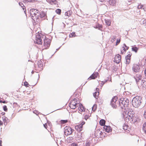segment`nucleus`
I'll use <instances>...</instances> for the list:
<instances>
[{"label":"nucleus","mask_w":146,"mask_h":146,"mask_svg":"<svg viewBox=\"0 0 146 146\" xmlns=\"http://www.w3.org/2000/svg\"><path fill=\"white\" fill-rule=\"evenodd\" d=\"M142 100V97L136 96L132 100V105L134 107L137 108L141 105Z\"/></svg>","instance_id":"f257e3e1"},{"label":"nucleus","mask_w":146,"mask_h":146,"mask_svg":"<svg viewBox=\"0 0 146 146\" xmlns=\"http://www.w3.org/2000/svg\"><path fill=\"white\" fill-rule=\"evenodd\" d=\"M119 105L122 109L124 107H128L129 100L126 98H121L119 100Z\"/></svg>","instance_id":"f03ea898"},{"label":"nucleus","mask_w":146,"mask_h":146,"mask_svg":"<svg viewBox=\"0 0 146 146\" xmlns=\"http://www.w3.org/2000/svg\"><path fill=\"white\" fill-rule=\"evenodd\" d=\"M141 76L140 75H137L135 76H134V78L137 84L138 85L139 82L141 81V87L143 89L146 88V81L143 80H141Z\"/></svg>","instance_id":"7ed1b4c3"},{"label":"nucleus","mask_w":146,"mask_h":146,"mask_svg":"<svg viewBox=\"0 0 146 146\" xmlns=\"http://www.w3.org/2000/svg\"><path fill=\"white\" fill-rule=\"evenodd\" d=\"M78 103H80L79 100H77L74 98L71 101L69 104V106L71 108L74 109L78 106Z\"/></svg>","instance_id":"20e7f679"},{"label":"nucleus","mask_w":146,"mask_h":146,"mask_svg":"<svg viewBox=\"0 0 146 146\" xmlns=\"http://www.w3.org/2000/svg\"><path fill=\"white\" fill-rule=\"evenodd\" d=\"M35 38L36 41H34L35 43L38 44H42V41L40 35L39 34H37L36 35Z\"/></svg>","instance_id":"39448f33"},{"label":"nucleus","mask_w":146,"mask_h":146,"mask_svg":"<svg viewBox=\"0 0 146 146\" xmlns=\"http://www.w3.org/2000/svg\"><path fill=\"white\" fill-rule=\"evenodd\" d=\"M122 117L124 119L125 121L127 122H128L130 119V116L129 115V112H128L127 114L125 112H123L122 114Z\"/></svg>","instance_id":"423d86ee"},{"label":"nucleus","mask_w":146,"mask_h":146,"mask_svg":"<svg viewBox=\"0 0 146 146\" xmlns=\"http://www.w3.org/2000/svg\"><path fill=\"white\" fill-rule=\"evenodd\" d=\"M44 45L46 49L48 48L50 45V40L45 37L44 40Z\"/></svg>","instance_id":"0eeeda50"},{"label":"nucleus","mask_w":146,"mask_h":146,"mask_svg":"<svg viewBox=\"0 0 146 146\" xmlns=\"http://www.w3.org/2000/svg\"><path fill=\"white\" fill-rule=\"evenodd\" d=\"M64 133L66 136H68L71 134V132H70L71 130V127L69 126H66L64 128Z\"/></svg>","instance_id":"6e6552de"},{"label":"nucleus","mask_w":146,"mask_h":146,"mask_svg":"<svg viewBox=\"0 0 146 146\" xmlns=\"http://www.w3.org/2000/svg\"><path fill=\"white\" fill-rule=\"evenodd\" d=\"M98 75L99 73L97 72H96L95 73H93L90 76L89 78H88V80H90L92 79H95L97 78Z\"/></svg>","instance_id":"1a4fd4ad"},{"label":"nucleus","mask_w":146,"mask_h":146,"mask_svg":"<svg viewBox=\"0 0 146 146\" xmlns=\"http://www.w3.org/2000/svg\"><path fill=\"white\" fill-rule=\"evenodd\" d=\"M140 66L139 65L134 64L133 65L132 69L134 72H137L139 71L140 69Z\"/></svg>","instance_id":"9d476101"},{"label":"nucleus","mask_w":146,"mask_h":146,"mask_svg":"<svg viewBox=\"0 0 146 146\" xmlns=\"http://www.w3.org/2000/svg\"><path fill=\"white\" fill-rule=\"evenodd\" d=\"M103 128L105 131L109 133L112 131V129L110 126L105 125L103 127Z\"/></svg>","instance_id":"9b49d317"},{"label":"nucleus","mask_w":146,"mask_h":146,"mask_svg":"<svg viewBox=\"0 0 146 146\" xmlns=\"http://www.w3.org/2000/svg\"><path fill=\"white\" fill-rule=\"evenodd\" d=\"M121 59V55L119 54H118L116 56H115L114 60L116 63L118 64L120 62Z\"/></svg>","instance_id":"f8f14e48"},{"label":"nucleus","mask_w":146,"mask_h":146,"mask_svg":"<svg viewBox=\"0 0 146 146\" xmlns=\"http://www.w3.org/2000/svg\"><path fill=\"white\" fill-rule=\"evenodd\" d=\"M30 15H33V14H35V13L39 14V13H40V11L37 9L32 8L30 9Z\"/></svg>","instance_id":"ddd939ff"},{"label":"nucleus","mask_w":146,"mask_h":146,"mask_svg":"<svg viewBox=\"0 0 146 146\" xmlns=\"http://www.w3.org/2000/svg\"><path fill=\"white\" fill-rule=\"evenodd\" d=\"M79 107L78 108V109L80 111L82 112L85 111V108L83 106L82 104L81 103H78Z\"/></svg>","instance_id":"4468645a"},{"label":"nucleus","mask_w":146,"mask_h":146,"mask_svg":"<svg viewBox=\"0 0 146 146\" xmlns=\"http://www.w3.org/2000/svg\"><path fill=\"white\" fill-rule=\"evenodd\" d=\"M83 127L79 124L75 126V129L78 131L80 132L82 130Z\"/></svg>","instance_id":"2eb2a0df"},{"label":"nucleus","mask_w":146,"mask_h":146,"mask_svg":"<svg viewBox=\"0 0 146 146\" xmlns=\"http://www.w3.org/2000/svg\"><path fill=\"white\" fill-rule=\"evenodd\" d=\"M37 64L38 67L39 68H40V70H43V68H41V67L43 66V64L42 61L41 60H40L39 61H38Z\"/></svg>","instance_id":"dca6fc26"},{"label":"nucleus","mask_w":146,"mask_h":146,"mask_svg":"<svg viewBox=\"0 0 146 146\" xmlns=\"http://www.w3.org/2000/svg\"><path fill=\"white\" fill-rule=\"evenodd\" d=\"M96 92L93 93V95L94 98H96V97L99 95V88H96Z\"/></svg>","instance_id":"f3484780"},{"label":"nucleus","mask_w":146,"mask_h":146,"mask_svg":"<svg viewBox=\"0 0 146 146\" xmlns=\"http://www.w3.org/2000/svg\"><path fill=\"white\" fill-rule=\"evenodd\" d=\"M107 2H108L110 5L114 6L115 3V0H108Z\"/></svg>","instance_id":"a211bd4d"},{"label":"nucleus","mask_w":146,"mask_h":146,"mask_svg":"<svg viewBox=\"0 0 146 146\" xmlns=\"http://www.w3.org/2000/svg\"><path fill=\"white\" fill-rule=\"evenodd\" d=\"M39 17L40 18H42L45 17L46 15V14L45 12L43 11H42L41 13H39Z\"/></svg>","instance_id":"6ab92c4d"},{"label":"nucleus","mask_w":146,"mask_h":146,"mask_svg":"<svg viewBox=\"0 0 146 146\" xmlns=\"http://www.w3.org/2000/svg\"><path fill=\"white\" fill-rule=\"evenodd\" d=\"M125 59L126 60V64H129L130 62L131 57H129L126 56L125 57Z\"/></svg>","instance_id":"aec40b11"},{"label":"nucleus","mask_w":146,"mask_h":146,"mask_svg":"<svg viewBox=\"0 0 146 146\" xmlns=\"http://www.w3.org/2000/svg\"><path fill=\"white\" fill-rule=\"evenodd\" d=\"M72 11H68L65 13V15L68 17L70 16L72 14Z\"/></svg>","instance_id":"412c9836"},{"label":"nucleus","mask_w":146,"mask_h":146,"mask_svg":"<svg viewBox=\"0 0 146 146\" xmlns=\"http://www.w3.org/2000/svg\"><path fill=\"white\" fill-rule=\"evenodd\" d=\"M110 105L113 108L116 109L117 108L116 103L113 102H112L111 101Z\"/></svg>","instance_id":"4be33fe9"},{"label":"nucleus","mask_w":146,"mask_h":146,"mask_svg":"<svg viewBox=\"0 0 146 146\" xmlns=\"http://www.w3.org/2000/svg\"><path fill=\"white\" fill-rule=\"evenodd\" d=\"M3 121L4 122V124L5 125V122H7V120L9 121V120L5 116H3L2 117Z\"/></svg>","instance_id":"5701e85b"},{"label":"nucleus","mask_w":146,"mask_h":146,"mask_svg":"<svg viewBox=\"0 0 146 146\" xmlns=\"http://www.w3.org/2000/svg\"><path fill=\"white\" fill-rule=\"evenodd\" d=\"M131 119V121H133L134 123H135L137 122L138 119L137 117H136V116H135L134 117H133L131 119Z\"/></svg>","instance_id":"b1692460"},{"label":"nucleus","mask_w":146,"mask_h":146,"mask_svg":"<svg viewBox=\"0 0 146 146\" xmlns=\"http://www.w3.org/2000/svg\"><path fill=\"white\" fill-rule=\"evenodd\" d=\"M105 122L106 121L104 119H101L100 120L99 123L102 126H104L105 125Z\"/></svg>","instance_id":"393cba45"},{"label":"nucleus","mask_w":146,"mask_h":146,"mask_svg":"<svg viewBox=\"0 0 146 146\" xmlns=\"http://www.w3.org/2000/svg\"><path fill=\"white\" fill-rule=\"evenodd\" d=\"M142 130L145 134H146V122L143 124Z\"/></svg>","instance_id":"a878e982"},{"label":"nucleus","mask_w":146,"mask_h":146,"mask_svg":"<svg viewBox=\"0 0 146 146\" xmlns=\"http://www.w3.org/2000/svg\"><path fill=\"white\" fill-rule=\"evenodd\" d=\"M132 51H134L136 53L137 52L138 50V48L137 47L135 46H132L131 48Z\"/></svg>","instance_id":"bb28decb"},{"label":"nucleus","mask_w":146,"mask_h":146,"mask_svg":"<svg viewBox=\"0 0 146 146\" xmlns=\"http://www.w3.org/2000/svg\"><path fill=\"white\" fill-rule=\"evenodd\" d=\"M118 99L117 97L116 96H114L111 99V101L113 102L116 103Z\"/></svg>","instance_id":"cd10ccee"},{"label":"nucleus","mask_w":146,"mask_h":146,"mask_svg":"<svg viewBox=\"0 0 146 146\" xmlns=\"http://www.w3.org/2000/svg\"><path fill=\"white\" fill-rule=\"evenodd\" d=\"M97 26H98V29L102 31V29L103 28V26L102 25L98 23H97Z\"/></svg>","instance_id":"c85d7f7f"},{"label":"nucleus","mask_w":146,"mask_h":146,"mask_svg":"<svg viewBox=\"0 0 146 146\" xmlns=\"http://www.w3.org/2000/svg\"><path fill=\"white\" fill-rule=\"evenodd\" d=\"M122 48V50H121V53L123 54L127 50H126V48L124 47V46H123Z\"/></svg>","instance_id":"c756f323"},{"label":"nucleus","mask_w":146,"mask_h":146,"mask_svg":"<svg viewBox=\"0 0 146 146\" xmlns=\"http://www.w3.org/2000/svg\"><path fill=\"white\" fill-rule=\"evenodd\" d=\"M56 13L59 15L61 14V10L59 9H58L55 10Z\"/></svg>","instance_id":"7c9ffc66"},{"label":"nucleus","mask_w":146,"mask_h":146,"mask_svg":"<svg viewBox=\"0 0 146 146\" xmlns=\"http://www.w3.org/2000/svg\"><path fill=\"white\" fill-rule=\"evenodd\" d=\"M128 125L127 124V123H124L123 126V128L124 130H126L127 129V127Z\"/></svg>","instance_id":"2f4dec72"},{"label":"nucleus","mask_w":146,"mask_h":146,"mask_svg":"<svg viewBox=\"0 0 146 146\" xmlns=\"http://www.w3.org/2000/svg\"><path fill=\"white\" fill-rule=\"evenodd\" d=\"M70 37H73L76 36L75 32H73L72 33H70L69 35Z\"/></svg>","instance_id":"473e14b6"},{"label":"nucleus","mask_w":146,"mask_h":146,"mask_svg":"<svg viewBox=\"0 0 146 146\" xmlns=\"http://www.w3.org/2000/svg\"><path fill=\"white\" fill-rule=\"evenodd\" d=\"M97 107V106L96 104H94L92 108V111H93V112L95 111L96 110Z\"/></svg>","instance_id":"72a5a7b5"},{"label":"nucleus","mask_w":146,"mask_h":146,"mask_svg":"<svg viewBox=\"0 0 146 146\" xmlns=\"http://www.w3.org/2000/svg\"><path fill=\"white\" fill-rule=\"evenodd\" d=\"M105 22L106 24L108 26H110L111 25V22L108 19H105Z\"/></svg>","instance_id":"f704fd0d"},{"label":"nucleus","mask_w":146,"mask_h":146,"mask_svg":"<svg viewBox=\"0 0 146 146\" xmlns=\"http://www.w3.org/2000/svg\"><path fill=\"white\" fill-rule=\"evenodd\" d=\"M68 121L67 119L66 120H61L60 121V123L61 124H63L67 123Z\"/></svg>","instance_id":"c9c22d12"},{"label":"nucleus","mask_w":146,"mask_h":146,"mask_svg":"<svg viewBox=\"0 0 146 146\" xmlns=\"http://www.w3.org/2000/svg\"><path fill=\"white\" fill-rule=\"evenodd\" d=\"M129 113L130 114H129V116H130V119H131V118L135 116L134 112L133 111H131V113Z\"/></svg>","instance_id":"e433bc0d"},{"label":"nucleus","mask_w":146,"mask_h":146,"mask_svg":"<svg viewBox=\"0 0 146 146\" xmlns=\"http://www.w3.org/2000/svg\"><path fill=\"white\" fill-rule=\"evenodd\" d=\"M19 5L22 8V9L23 10H24V9H25V7L22 2H20L19 3Z\"/></svg>","instance_id":"4c0bfd02"},{"label":"nucleus","mask_w":146,"mask_h":146,"mask_svg":"<svg viewBox=\"0 0 146 146\" xmlns=\"http://www.w3.org/2000/svg\"><path fill=\"white\" fill-rule=\"evenodd\" d=\"M25 1H27L28 2L35 3L36 1L35 0H24Z\"/></svg>","instance_id":"58836bf2"},{"label":"nucleus","mask_w":146,"mask_h":146,"mask_svg":"<svg viewBox=\"0 0 146 146\" xmlns=\"http://www.w3.org/2000/svg\"><path fill=\"white\" fill-rule=\"evenodd\" d=\"M3 110L5 111H7L8 109L7 108V106H5L4 105L3 107Z\"/></svg>","instance_id":"ea45409f"},{"label":"nucleus","mask_w":146,"mask_h":146,"mask_svg":"<svg viewBox=\"0 0 146 146\" xmlns=\"http://www.w3.org/2000/svg\"><path fill=\"white\" fill-rule=\"evenodd\" d=\"M120 41V39H117L116 40V41L115 42V45H117L118 44H119Z\"/></svg>","instance_id":"a19ab883"},{"label":"nucleus","mask_w":146,"mask_h":146,"mask_svg":"<svg viewBox=\"0 0 146 146\" xmlns=\"http://www.w3.org/2000/svg\"><path fill=\"white\" fill-rule=\"evenodd\" d=\"M84 119L86 120H87V119L89 118L90 117V116L89 115H85L84 116Z\"/></svg>","instance_id":"79ce46f5"},{"label":"nucleus","mask_w":146,"mask_h":146,"mask_svg":"<svg viewBox=\"0 0 146 146\" xmlns=\"http://www.w3.org/2000/svg\"><path fill=\"white\" fill-rule=\"evenodd\" d=\"M24 86H25L26 87H28L29 86L28 85H29V84H28V82H27L26 81H25V82H24Z\"/></svg>","instance_id":"37998d69"},{"label":"nucleus","mask_w":146,"mask_h":146,"mask_svg":"<svg viewBox=\"0 0 146 146\" xmlns=\"http://www.w3.org/2000/svg\"><path fill=\"white\" fill-rule=\"evenodd\" d=\"M123 46H124V47H125L126 48V50H128L129 48V47L127 46L125 43L123 44Z\"/></svg>","instance_id":"c03bdc74"},{"label":"nucleus","mask_w":146,"mask_h":146,"mask_svg":"<svg viewBox=\"0 0 146 146\" xmlns=\"http://www.w3.org/2000/svg\"><path fill=\"white\" fill-rule=\"evenodd\" d=\"M116 39V36H113L111 37V39L113 41H115Z\"/></svg>","instance_id":"a18cd8bd"},{"label":"nucleus","mask_w":146,"mask_h":146,"mask_svg":"<svg viewBox=\"0 0 146 146\" xmlns=\"http://www.w3.org/2000/svg\"><path fill=\"white\" fill-rule=\"evenodd\" d=\"M85 123V122L84 121H82L81 123L79 124L80 125H81L82 127H83V125Z\"/></svg>","instance_id":"49530a36"},{"label":"nucleus","mask_w":146,"mask_h":146,"mask_svg":"<svg viewBox=\"0 0 146 146\" xmlns=\"http://www.w3.org/2000/svg\"><path fill=\"white\" fill-rule=\"evenodd\" d=\"M91 145V143L89 142L86 143L85 145L86 146H90Z\"/></svg>","instance_id":"de8ad7c7"},{"label":"nucleus","mask_w":146,"mask_h":146,"mask_svg":"<svg viewBox=\"0 0 146 146\" xmlns=\"http://www.w3.org/2000/svg\"><path fill=\"white\" fill-rule=\"evenodd\" d=\"M71 146H78V144L75 143H72L71 144Z\"/></svg>","instance_id":"09e8293b"},{"label":"nucleus","mask_w":146,"mask_h":146,"mask_svg":"<svg viewBox=\"0 0 146 146\" xmlns=\"http://www.w3.org/2000/svg\"><path fill=\"white\" fill-rule=\"evenodd\" d=\"M50 2L54 3V4H56L57 3V1L56 0H51Z\"/></svg>","instance_id":"8fccbe9b"},{"label":"nucleus","mask_w":146,"mask_h":146,"mask_svg":"<svg viewBox=\"0 0 146 146\" xmlns=\"http://www.w3.org/2000/svg\"><path fill=\"white\" fill-rule=\"evenodd\" d=\"M127 56L129 57H131V56L132 55V54L130 52H128L127 53Z\"/></svg>","instance_id":"3c124183"},{"label":"nucleus","mask_w":146,"mask_h":146,"mask_svg":"<svg viewBox=\"0 0 146 146\" xmlns=\"http://www.w3.org/2000/svg\"><path fill=\"white\" fill-rule=\"evenodd\" d=\"M143 5H138V7H137V8H138L139 9H141L142 7H143Z\"/></svg>","instance_id":"603ef678"},{"label":"nucleus","mask_w":146,"mask_h":146,"mask_svg":"<svg viewBox=\"0 0 146 146\" xmlns=\"http://www.w3.org/2000/svg\"><path fill=\"white\" fill-rule=\"evenodd\" d=\"M143 116L146 119V110L144 111Z\"/></svg>","instance_id":"864d4df0"},{"label":"nucleus","mask_w":146,"mask_h":146,"mask_svg":"<svg viewBox=\"0 0 146 146\" xmlns=\"http://www.w3.org/2000/svg\"><path fill=\"white\" fill-rule=\"evenodd\" d=\"M37 13H35V14H33V15H34V16H35V18H36L37 17H39V15H37Z\"/></svg>","instance_id":"5fc2aeb1"},{"label":"nucleus","mask_w":146,"mask_h":146,"mask_svg":"<svg viewBox=\"0 0 146 146\" xmlns=\"http://www.w3.org/2000/svg\"><path fill=\"white\" fill-rule=\"evenodd\" d=\"M35 19H36V21L37 22V23H39V19H38V17H37L36 18H35Z\"/></svg>","instance_id":"6e6d98bb"},{"label":"nucleus","mask_w":146,"mask_h":146,"mask_svg":"<svg viewBox=\"0 0 146 146\" xmlns=\"http://www.w3.org/2000/svg\"><path fill=\"white\" fill-rule=\"evenodd\" d=\"M45 129H47V124L46 123L43 125Z\"/></svg>","instance_id":"4d7b16f0"},{"label":"nucleus","mask_w":146,"mask_h":146,"mask_svg":"<svg viewBox=\"0 0 146 146\" xmlns=\"http://www.w3.org/2000/svg\"><path fill=\"white\" fill-rule=\"evenodd\" d=\"M33 15H31V17H32V18L33 19V20L34 21H35V18H33V17H35V16H34H34Z\"/></svg>","instance_id":"13d9d810"},{"label":"nucleus","mask_w":146,"mask_h":146,"mask_svg":"<svg viewBox=\"0 0 146 146\" xmlns=\"http://www.w3.org/2000/svg\"><path fill=\"white\" fill-rule=\"evenodd\" d=\"M3 125V122L0 120V125L1 126Z\"/></svg>","instance_id":"bf43d9fd"},{"label":"nucleus","mask_w":146,"mask_h":146,"mask_svg":"<svg viewBox=\"0 0 146 146\" xmlns=\"http://www.w3.org/2000/svg\"><path fill=\"white\" fill-rule=\"evenodd\" d=\"M101 2H107V1H108V0H99Z\"/></svg>","instance_id":"052dcab7"},{"label":"nucleus","mask_w":146,"mask_h":146,"mask_svg":"<svg viewBox=\"0 0 146 146\" xmlns=\"http://www.w3.org/2000/svg\"><path fill=\"white\" fill-rule=\"evenodd\" d=\"M47 122H48V125L49 126H50L52 125L51 123L49 121H47Z\"/></svg>","instance_id":"680f3d73"},{"label":"nucleus","mask_w":146,"mask_h":146,"mask_svg":"<svg viewBox=\"0 0 146 146\" xmlns=\"http://www.w3.org/2000/svg\"><path fill=\"white\" fill-rule=\"evenodd\" d=\"M60 46V47H59L58 48H57L56 49V51L55 52L54 54L60 48V47H61V46Z\"/></svg>","instance_id":"e2e57ef3"},{"label":"nucleus","mask_w":146,"mask_h":146,"mask_svg":"<svg viewBox=\"0 0 146 146\" xmlns=\"http://www.w3.org/2000/svg\"><path fill=\"white\" fill-rule=\"evenodd\" d=\"M71 130L70 131V132H71V134H72V133L74 131V129H72L71 127Z\"/></svg>","instance_id":"0e129e2a"},{"label":"nucleus","mask_w":146,"mask_h":146,"mask_svg":"<svg viewBox=\"0 0 146 146\" xmlns=\"http://www.w3.org/2000/svg\"><path fill=\"white\" fill-rule=\"evenodd\" d=\"M2 141L1 140H0V146H2Z\"/></svg>","instance_id":"69168bd1"},{"label":"nucleus","mask_w":146,"mask_h":146,"mask_svg":"<svg viewBox=\"0 0 146 146\" xmlns=\"http://www.w3.org/2000/svg\"><path fill=\"white\" fill-rule=\"evenodd\" d=\"M143 24H145V25H146V19H145L143 21Z\"/></svg>","instance_id":"338daca9"},{"label":"nucleus","mask_w":146,"mask_h":146,"mask_svg":"<svg viewBox=\"0 0 146 146\" xmlns=\"http://www.w3.org/2000/svg\"><path fill=\"white\" fill-rule=\"evenodd\" d=\"M144 74L145 76H146V68H145L144 70Z\"/></svg>","instance_id":"774afa93"}]
</instances>
